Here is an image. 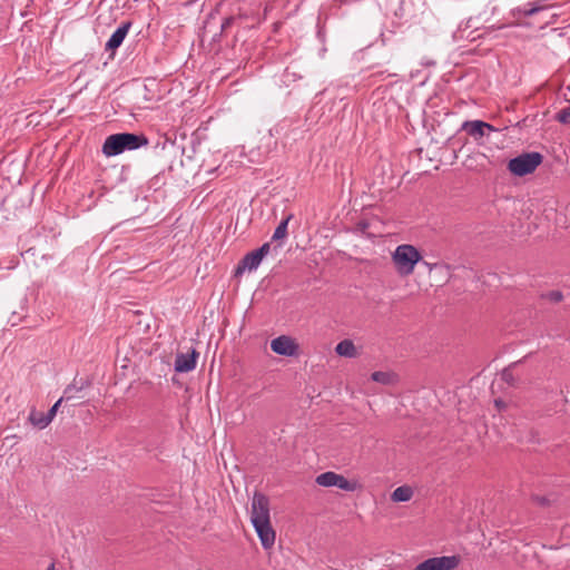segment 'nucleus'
Wrapping results in <instances>:
<instances>
[{
  "label": "nucleus",
  "mask_w": 570,
  "mask_h": 570,
  "mask_svg": "<svg viewBox=\"0 0 570 570\" xmlns=\"http://www.w3.org/2000/svg\"><path fill=\"white\" fill-rule=\"evenodd\" d=\"M494 405H495V407H497L499 411L504 410V409H505V406H507V405H505V402H504V401H502L501 399H497V400H494Z\"/></svg>",
  "instance_id": "27"
},
{
  "label": "nucleus",
  "mask_w": 570,
  "mask_h": 570,
  "mask_svg": "<svg viewBox=\"0 0 570 570\" xmlns=\"http://www.w3.org/2000/svg\"><path fill=\"white\" fill-rule=\"evenodd\" d=\"M502 379L505 381L509 385H514V377L510 368H505L502 372Z\"/></svg>",
  "instance_id": "23"
},
{
  "label": "nucleus",
  "mask_w": 570,
  "mask_h": 570,
  "mask_svg": "<svg viewBox=\"0 0 570 570\" xmlns=\"http://www.w3.org/2000/svg\"><path fill=\"white\" fill-rule=\"evenodd\" d=\"M271 350L282 356H297L299 346L294 338L287 335H281L271 341Z\"/></svg>",
  "instance_id": "6"
},
{
  "label": "nucleus",
  "mask_w": 570,
  "mask_h": 570,
  "mask_svg": "<svg viewBox=\"0 0 570 570\" xmlns=\"http://www.w3.org/2000/svg\"><path fill=\"white\" fill-rule=\"evenodd\" d=\"M459 563L460 558L456 556L434 557L419 563L414 570H453Z\"/></svg>",
  "instance_id": "5"
},
{
  "label": "nucleus",
  "mask_w": 570,
  "mask_h": 570,
  "mask_svg": "<svg viewBox=\"0 0 570 570\" xmlns=\"http://www.w3.org/2000/svg\"><path fill=\"white\" fill-rule=\"evenodd\" d=\"M412 495H413V490L411 487L401 485L392 492L391 499L394 502H406V501L411 500Z\"/></svg>",
  "instance_id": "17"
},
{
  "label": "nucleus",
  "mask_w": 570,
  "mask_h": 570,
  "mask_svg": "<svg viewBox=\"0 0 570 570\" xmlns=\"http://www.w3.org/2000/svg\"><path fill=\"white\" fill-rule=\"evenodd\" d=\"M235 21V18L234 17H227L224 19L223 23H222V32H224L226 29H228Z\"/></svg>",
  "instance_id": "26"
},
{
  "label": "nucleus",
  "mask_w": 570,
  "mask_h": 570,
  "mask_svg": "<svg viewBox=\"0 0 570 570\" xmlns=\"http://www.w3.org/2000/svg\"><path fill=\"white\" fill-rule=\"evenodd\" d=\"M315 482L324 488L336 487L347 492H354L358 487L356 481H350L342 474L332 471L321 473L316 476Z\"/></svg>",
  "instance_id": "4"
},
{
  "label": "nucleus",
  "mask_w": 570,
  "mask_h": 570,
  "mask_svg": "<svg viewBox=\"0 0 570 570\" xmlns=\"http://www.w3.org/2000/svg\"><path fill=\"white\" fill-rule=\"evenodd\" d=\"M421 259L422 255L419 249L409 244L399 245L392 254V261L400 276L411 275Z\"/></svg>",
  "instance_id": "2"
},
{
  "label": "nucleus",
  "mask_w": 570,
  "mask_h": 570,
  "mask_svg": "<svg viewBox=\"0 0 570 570\" xmlns=\"http://www.w3.org/2000/svg\"><path fill=\"white\" fill-rule=\"evenodd\" d=\"M535 500L540 503V504H546L547 503V499L546 498H539L537 497Z\"/></svg>",
  "instance_id": "28"
},
{
  "label": "nucleus",
  "mask_w": 570,
  "mask_h": 570,
  "mask_svg": "<svg viewBox=\"0 0 570 570\" xmlns=\"http://www.w3.org/2000/svg\"><path fill=\"white\" fill-rule=\"evenodd\" d=\"M542 297L549 299L552 303H559L562 301L563 295L560 291H551V292L544 294Z\"/></svg>",
  "instance_id": "22"
},
{
  "label": "nucleus",
  "mask_w": 570,
  "mask_h": 570,
  "mask_svg": "<svg viewBox=\"0 0 570 570\" xmlns=\"http://www.w3.org/2000/svg\"><path fill=\"white\" fill-rule=\"evenodd\" d=\"M252 523L261 540L263 548H272L275 543V531L271 525V520L252 521Z\"/></svg>",
  "instance_id": "9"
},
{
  "label": "nucleus",
  "mask_w": 570,
  "mask_h": 570,
  "mask_svg": "<svg viewBox=\"0 0 570 570\" xmlns=\"http://www.w3.org/2000/svg\"><path fill=\"white\" fill-rule=\"evenodd\" d=\"M28 421L40 430L46 429L52 422L47 413L39 412L35 407L30 410Z\"/></svg>",
  "instance_id": "15"
},
{
  "label": "nucleus",
  "mask_w": 570,
  "mask_h": 570,
  "mask_svg": "<svg viewBox=\"0 0 570 570\" xmlns=\"http://www.w3.org/2000/svg\"><path fill=\"white\" fill-rule=\"evenodd\" d=\"M149 144L144 134L119 132L110 135L102 145V153L106 156H117L125 150H135Z\"/></svg>",
  "instance_id": "1"
},
{
  "label": "nucleus",
  "mask_w": 570,
  "mask_h": 570,
  "mask_svg": "<svg viewBox=\"0 0 570 570\" xmlns=\"http://www.w3.org/2000/svg\"><path fill=\"white\" fill-rule=\"evenodd\" d=\"M262 261L263 258L257 256L255 250L247 253L238 263L235 269V276L243 274L246 269L249 272L257 269Z\"/></svg>",
  "instance_id": "12"
},
{
  "label": "nucleus",
  "mask_w": 570,
  "mask_h": 570,
  "mask_svg": "<svg viewBox=\"0 0 570 570\" xmlns=\"http://www.w3.org/2000/svg\"><path fill=\"white\" fill-rule=\"evenodd\" d=\"M543 156L538 151L523 153L508 163V169L518 177L532 174L542 163Z\"/></svg>",
  "instance_id": "3"
},
{
  "label": "nucleus",
  "mask_w": 570,
  "mask_h": 570,
  "mask_svg": "<svg viewBox=\"0 0 570 570\" xmlns=\"http://www.w3.org/2000/svg\"><path fill=\"white\" fill-rule=\"evenodd\" d=\"M269 520V500L261 493L255 492L252 500L250 521Z\"/></svg>",
  "instance_id": "7"
},
{
  "label": "nucleus",
  "mask_w": 570,
  "mask_h": 570,
  "mask_svg": "<svg viewBox=\"0 0 570 570\" xmlns=\"http://www.w3.org/2000/svg\"><path fill=\"white\" fill-rule=\"evenodd\" d=\"M269 250H271L269 243H265L259 248L255 249L257 256H259L261 258H264L269 253Z\"/></svg>",
  "instance_id": "24"
},
{
  "label": "nucleus",
  "mask_w": 570,
  "mask_h": 570,
  "mask_svg": "<svg viewBox=\"0 0 570 570\" xmlns=\"http://www.w3.org/2000/svg\"><path fill=\"white\" fill-rule=\"evenodd\" d=\"M62 402H63V399H61V397H60V399H59V400H58V401H57V402H56V403L50 407V410L47 412V414L49 415V417H50L51 420H53V419H55V416H56V414H57V412H58V410H59V406L61 405V403H62Z\"/></svg>",
  "instance_id": "25"
},
{
  "label": "nucleus",
  "mask_w": 570,
  "mask_h": 570,
  "mask_svg": "<svg viewBox=\"0 0 570 570\" xmlns=\"http://www.w3.org/2000/svg\"><path fill=\"white\" fill-rule=\"evenodd\" d=\"M543 9H544L543 6H538V4H533V3H527L522 8H519V11L524 17H531V16L535 14L537 12H539V11H541Z\"/></svg>",
  "instance_id": "20"
},
{
  "label": "nucleus",
  "mask_w": 570,
  "mask_h": 570,
  "mask_svg": "<svg viewBox=\"0 0 570 570\" xmlns=\"http://www.w3.org/2000/svg\"><path fill=\"white\" fill-rule=\"evenodd\" d=\"M90 385L91 381L88 379H80L79 381L75 379L73 382L65 389L61 399H63V401L67 402L73 399H79L81 397L79 393H81L85 389L89 387Z\"/></svg>",
  "instance_id": "13"
},
{
  "label": "nucleus",
  "mask_w": 570,
  "mask_h": 570,
  "mask_svg": "<svg viewBox=\"0 0 570 570\" xmlns=\"http://www.w3.org/2000/svg\"><path fill=\"white\" fill-rule=\"evenodd\" d=\"M371 379L383 385H391L395 382V374L391 372L376 371L372 373Z\"/></svg>",
  "instance_id": "18"
},
{
  "label": "nucleus",
  "mask_w": 570,
  "mask_h": 570,
  "mask_svg": "<svg viewBox=\"0 0 570 570\" xmlns=\"http://www.w3.org/2000/svg\"><path fill=\"white\" fill-rule=\"evenodd\" d=\"M556 119L564 125H570V107L562 108L556 116Z\"/></svg>",
  "instance_id": "21"
},
{
  "label": "nucleus",
  "mask_w": 570,
  "mask_h": 570,
  "mask_svg": "<svg viewBox=\"0 0 570 570\" xmlns=\"http://www.w3.org/2000/svg\"><path fill=\"white\" fill-rule=\"evenodd\" d=\"M490 160L485 154L476 153L468 156L464 165L470 170L483 171L487 169Z\"/></svg>",
  "instance_id": "14"
},
{
  "label": "nucleus",
  "mask_w": 570,
  "mask_h": 570,
  "mask_svg": "<svg viewBox=\"0 0 570 570\" xmlns=\"http://www.w3.org/2000/svg\"><path fill=\"white\" fill-rule=\"evenodd\" d=\"M131 27V22H122L110 36L108 41L106 42L105 50L106 51H115L118 49L121 43L124 42L126 36L128 35V31Z\"/></svg>",
  "instance_id": "11"
},
{
  "label": "nucleus",
  "mask_w": 570,
  "mask_h": 570,
  "mask_svg": "<svg viewBox=\"0 0 570 570\" xmlns=\"http://www.w3.org/2000/svg\"><path fill=\"white\" fill-rule=\"evenodd\" d=\"M199 353L191 348L190 353H178L175 358L174 368L178 373H187L196 367Z\"/></svg>",
  "instance_id": "10"
},
{
  "label": "nucleus",
  "mask_w": 570,
  "mask_h": 570,
  "mask_svg": "<svg viewBox=\"0 0 570 570\" xmlns=\"http://www.w3.org/2000/svg\"><path fill=\"white\" fill-rule=\"evenodd\" d=\"M335 352L340 356H344V357H355L357 355L356 347H355L354 343L351 340H343V341H341L336 345Z\"/></svg>",
  "instance_id": "16"
},
{
  "label": "nucleus",
  "mask_w": 570,
  "mask_h": 570,
  "mask_svg": "<svg viewBox=\"0 0 570 570\" xmlns=\"http://www.w3.org/2000/svg\"><path fill=\"white\" fill-rule=\"evenodd\" d=\"M461 130L466 131L475 140H480L490 131H497L491 124L482 120H466L462 124Z\"/></svg>",
  "instance_id": "8"
},
{
  "label": "nucleus",
  "mask_w": 570,
  "mask_h": 570,
  "mask_svg": "<svg viewBox=\"0 0 570 570\" xmlns=\"http://www.w3.org/2000/svg\"><path fill=\"white\" fill-rule=\"evenodd\" d=\"M291 218H292V216L289 215L288 217H286L285 219H283L278 224V226L274 230V234H273V237H272L273 240H279V239H283V238L286 237V235H287V225H288V222H289Z\"/></svg>",
  "instance_id": "19"
}]
</instances>
